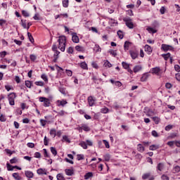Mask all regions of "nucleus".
I'll return each instance as SVG.
<instances>
[{"label": "nucleus", "mask_w": 180, "mask_h": 180, "mask_svg": "<svg viewBox=\"0 0 180 180\" xmlns=\"http://www.w3.org/2000/svg\"><path fill=\"white\" fill-rule=\"evenodd\" d=\"M58 48L60 51H65V46L67 44V38L65 36H60L58 39Z\"/></svg>", "instance_id": "nucleus-1"}, {"label": "nucleus", "mask_w": 180, "mask_h": 180, "mask_svg": "<svg viewBox=\"0 0 180 180\" xmlns=\"http://www.w3.org/2000/svg\"><path fill=\"white\" fill-rule=\"evenodd\" d=\"M108 23H109L110 26H112L113 27L117 25V20H116L113 18H109Z\"/></svg>", "instance_id": "nucleus-13"}, {"label": "nucleus", "mask_w": 180, "mask_h": 180, "mask_svg": "<svg viewBox=\"0 0 180 180\" xmlns=\"http://www.w3.org/2000/svg\"><path fill=\"white\" fill-rule=\"evenodd\" d=\"M108 53H109L111 56H112V57H116V56H117V51H115V50L110 49V50L108 51Z\"/></svg>", "instance_id": "nucleus-34"}, {"label": "nucleus", "mask_w": 180, "mask_h": 180, "mask_svg": "<svg viewBox=\"0 0 180 180\" xmlns=\"http://www.w3.org/2000/svg\"><path fill=\"white\" fill-rule=\"evenodd\" d=\"M101 113H108L109 112V109L108 108H103L101 110Z\"/></svg>", "instance_id": "nucleus-58"}, {"label": "nucleus", "mask_w": 180, "mask_h": 180, "mask_svg": "<svg viewBox=\"0 0 180 180\" xmlns=\"http://www.w3.org/2000/svg\"><path fill=\"white\" fill-rule=\"evenodd\" d=\"M57 180H65V178L63 175V174H58L56 176Z\"/></svg>", "instance_id": "nucleus-38"}, {"label": "nucleus", "mask_w": 180, "mask_h": 180, "mask_svg": "<svg viewBox=\"0 0 180 180\" xmlns=\"http://www.w3.org/2000/svg\"><path fill=\"white\" fill-rule=\"evenodd\" d=\"M14 169H15V167H13L12 165H9V163H7L8 171H13Z\"/></svg>", "instance_id": "nucleus-53"}, {"label": "nucleus", "mask_w": 180, "mask_h": 180, "mask_svg": "<svg viewBox=\"0 0 180 180\" xmlns=\"http://www.w3.org/2000/svg\"><path fill=\"white\" fill-rule=\"evenodd\" d=\"M84 156L83 154H78V155H77V161H81V160H84Z\"/></svg>", "instance_id": "nucleus-43"}, {"label": "nucleus", "mask_w": 180, "mask_h": 180, "mask_svg": "<svg viewBox=\"0 0 180 180\" xmlns=\"http://www.w3.org/2000/svg\"><path fill=\"white\" fill-rule=\"evenodd\" d=\"M103 143L105 144L106 148H110V146L109 145V142H108V141L103 140Z\"/></svg>", "instance_id": "nucleus-57"}, {"label": "nucleus", "mask_w": 180, "mask_h": 180, "mask_svg": "<svg viewBox=\"0 0 180 180\" xmlns=\"http://www.w3.org/2000/svg\"><path fill=\"white\" fill-rule=\"evenodd\" d=\"M79 146H80V147H82V148H84V150H86V148H88L86 142L85 141H82L79 143Z\"/></svg>", "instance_id": "nucleus-28"}, {"label": "nucleus", "mask_w": 180, "mask_h": 180, "mask_svg": "<svg viewBox=\"0 0 180 180\" xmlns=\"http://www.w3.org/2000/svg\"><path fill=\"white\" fill-rule=\"evenodd\" d=\"M15 99H16V94L15 93H10L8 95V101L9 102V105L11 106H15Z\"/></svg>", "instance_id": "nucleus-2"}, {"label": "nucleus", "mask_w": 180, "mask_h": 180, "mask_svg": "<svg viewBox=\"0 0 180 180\" xmlns=\"http://www.w3.org/2000/svg\"><path fill=\"white\" fill-rule=\"evenodd\" d=\"M88 103L89 106H94V105H95V98H94L92 96H89L88 98Z\"/></svg>", "instance_id": "nucleus-18"}, {"label": "nucleus", "mask_w": 180, "mask_h": 180, "mask_svg": "<svg viewBox=\"0 0 180 180\" xmlns=\"http://www.w3.org/2000/svg\"><path fill=\"white\" fill-rule=\"evenodd\" d=\"M104 67H106L107 68H110L112 67V64L109 60H104Z\"/></svg>", "instance_id": "nucleus-32"}, {"label": "nucleus", "mask_w": 180, "mask_h": 180, "mask_svg": "<svg viewBox=\"0 0 180 180\" xmlns=\"http://www.w3.org/2000/svg\"><path fill=\"white\" fill-rule=\"evenodd\" d=\"M80 67L82 70H88V65L85 62H82L80 63Z\"/></svg>", "instance_id": "nucleus-30"}, {"label": "nucleus", "mask_w": 180, "mask_h": 180, "mask_svg": "<svg viewBox=\"0 0 180 180\" xmlns=\"http://www.w3.org/2000/svg\"><path fill=\"white\" fill-rule=\"evenodd\" d=\"M72 41L73 43H79V37L77 36V33H72Z\"/></svg>", "instance_id": "nucleus-10"}, {"label": "nucleus", "mask_w": 180, "mask_h": 180, "mask_svg": "<svg viewBox=\"0 0 180 180\" xmlns=\"http://www.w3.org/2000/svg\"><path fill=\"white\" fill-rule=\"evenodd\" d=\"M172 172L173 174H178V172H180V167L178 165L174 166Z\"/></svg>", "instance_id": "nucleus-20"}, {"label": "nucleus", "mask_w": 180, "mask_h": 180, "mask_svg": "<svg viewBox=\"0 0 180 180\" xmlns=\"http://www.w3.org/2000/svg\"><path fill=\"white\" fill-rule=\"evenodd\" d=\"M117 36L119 37V39H123V37H124V34H123V31L122 30H118L117 31Z\"/></svg>", "instance_id": "nucleus-35"}, {"label": "nucleus", "mask_w": 180, "mask_h": 180, "mask_svg": "<svg viewBox=\"0 0 180 180\" xmlns=\"http://www.w3.org/2000/svg\"><path fill=\"white\" fill-rule=\"evenodd\" d=\"M66 74L68 77H72V71L70 70H66Z\"/></svg>", "instance_id": "nucleus-60"}, {"label": "nucleus", "mask_w": 180, "mask_h": 180, "mask_svg": "<svg viewBox=\"0 0 180 180\" xmlns=\"http://www.w3.org/2000/svg\"><path fill=\"white\" fill-rule=\"evenodd\" d=\"M157 169L158 171H164V169L165 168V165H164V163H159L158 165H157Z\"/></svg>", "instance_id": "nucleus-21"}, {"label": "nucleus", "mask_w": 180, "mask_h": 180, "mask_svg": "<svg viewBox=\"0 0 180 180\" xmlns=\"http://www.w3.org/2000/svg\"><path fill=\"white\" fill-rule=\"evenodd\" d=\"M20 25H21V26H22V27H23L24 29H27V24H26V20H21Z\"/></svg>", "instance_id": "nucleus-42"}, {"label": "nucleus", "mask_w": 180, "mask_h": 180, "mask_svg": "<svg viewBox=\"0 0 180 180\" xmlns=\"http://www.w3.org/2000/svg\"><path fill=\"white\" fill-rule=\"evenodd\" d=\"M151 74H153L155 75H158V77H161L162 75V71L161 70V68L159 67L153 68L150 69Z\"/></svg>", "instance_id": "nucleus-4"}, {"label": "nucleus", "mask_w": 180, "mask_h": 180, "mask_svg": "<svg viewBox=\"0 0 180 180\" xmlns=\"http://www.w3.org/2000/svg\"><path fill=\"white\" fill-rule=\"evenodd\" d=\"M158 148H160L158 145H152L149 147V150H150V151H155V150H158Z\"/></svg>", "instance_id": "nucleus-26"}, {"label": "nucleus", "mask_w": 180, "mask_h": 180, "mask_svg": "<svg viewBox=\"0 0 180 180\" xmlns=\"http://www.w3.org/2000/svg\"><path fill=\"white\" fill-rule=\"evenodd\" d=\"M122 65L123 67V68H124V70H127L128 72H129V74H133V70H131L130 68V65L126 62H122Z\"/></svg>", "instance_id": "nucleus-7"}, {"label": "nucleus", "mask_w": 180, "mask_h": 180, "mask_svg": "<svg viewBox=\"0 0 180 180\" xmlns=\"http://www.w3.org/2000/svg\"><path fill=\"white\" fill-rule=\"evenodd\" d=\"M39 102H42L44 103V106L45 108H49L51 105L50 99L45 98V97H39Z\"/></svg>", "instance_id": "nucleus-5"}, {"label": "nucleus", "mask_w": 180, "mask_h": 180, "mask_svg": "<svg viewBox=\"0 0 180 180\" xmlns=\"http://www.w3.org/2000/svg\"><path fill=\"white\" fill-rule=\"evenodd\" d=\"M50 141L49 139H47V136H44V146H49V142Z\"/></svg>", "instance_id": "nucleus-51"}, {"label": "nucleus", "mask_w": 180, "mask_h": 180, "mask_svg": "<svg viewBox=\"0 0 180 180\" xmlns=\"http://www.w3.org/2000/svg\"><path fill=\"white\" fill-rule=\"evenodd\" d=\"M145 51L148 54H151L153 53V48H151V46H150V45L146 44V45H145Z\"/></svg>", "instance_id": "nucleus-15"}, {"label": "nucleus", "mask_w": 180, "mask_h": 180, "mask_svg": "<svg viewBox=\"0 0 180 180\" xmlns=\"http://www.w3.org/2000/svg\"><path fill=\"white\" fill-rule=\"evenodd\" d=\"M152 136H153V137H158L160 135H158V133L156 132L155 130L152 131Z\"/></svg>", "instance_id": "nucleus-63"}, {"label": "nucleus", "mask_w": 180, "mask_h": 180, "mask_svg": "<svg viewBox=\"0 0 180 180\" xmlns=\"http://www.w3.org/2000/svg\"><path fill=\"white\" fill-rule=\"evenodd\" d=\"M67 103H68V102H67V101L65 100H58L56 101V105L60 107V106H63L64 108V106H65L67 105Z\"/></svg>", "instance_id": "nucleus-9"}, {"label": "nucleus", "mask_w": 180, "mask_h": 180, "mask_svg": "<svg viewBox=\"0 0 180 180\" xmlns=\"http://www.w3.org/2000/svg\"><path fill=\"white\" fill-rule=\"evenodd\" d=\"M27 37L31 43H33V41H34V39H33V36H32V34L30 32H27Z\"/></svg>", "instance_id": "nucleus-46"}, {"label": "nucleus", "mask_w": 180, "mask_h": 180, "mask_svg": "<svg viewBox=\"0 0 180 180\" xmlns=\"http://www.w3.org/2000/svg\"><path fill=\"white\" fill-rule=\"evenodd\" d=\"M25 86L27 88H32V82L29 80L25 81Z\"/></svg>", "instance_id": "nucleus-52"}, {"label": "nucleus", "mask_w": 180, "mask_h": 180, "mask_svg": "<svg viewBox=\"0 0 180 180\" xmlns=\"http://www.w3.org/2000/svg\"><path fill=\"white\" fill-rule=\"evenodd\" d=\"M165 6H162L160 9V12L161 13V15H164V13H165Z\"/></svg>", "instance_id": "nucleus-59"}, {"label": "nucleus", "mask_w": 180, "mask_h": 180, "mask_svg": "<svg viewBox=\"0 0 180 180\" xmlns=\"http://www.w3.org/2000/svg\"><path fill=\"white\" fill-rule=\"evenodd\" d=\"M65 172L66 175L68 176H72V174H74V169H65Z\"/></svg>", "instance_id": "nucleus-19"}, {"label": "nucleus", "mask_w": 180, "mask_h": 180, "mask_svg": "<svg viewBox=\"0 0 180 180\" xmlns=\"http://www.w3.org/2000/svg\"><path fill=\"white\" fill-rule=\"evenodd\" d=\"M67 53H68V54H72V53H74V48L70 46L67 51Z\"/></svg>", "instance_id": "nucleus-55"}, {"label": "nucleus", "mask_w": 180, "mask_h": 180, "mask_svg": "<svg viewBox=\"0 0 180 180\" xmlns=\"http://www.w3.org/2000/svg\"><path fill=\"white\" fill-rule=\"evenodd\" d=\"M103 158L105 161H106L107 162H109V161H110V155L109 153H107L103 155Z\"/></svg>", "instance_id": "nucleus-33"}, {"label": "nucleus", "mask_w": 180, "mask_h": 180, "mask_svg": "<svg viewBox=\"0 0 180 180\" xmlns=\"http://www.w3.org/2000/svg\"><path fill=\"white\" fill-rule=\"evenodd\" d=\"M153 120L155 122V124H158V123H160V118L158 117H153Z\"/></svg>", "instance_id": "nucleus-54"}, {"label": "nucleus", "mask_w": 180, "mask_h": 180, "mask_svg": "<svg viewBox=\"0 0 180 180\" xmlns=\"http://www.w3.org/2000/svg\"><path fill=\"white\" fill-rule=\"evenodd\" d=\"M59 91L63 94V95H67V91H65V88H59Z\"/></svg>", "instance_id": "nucleus-56"}, {"label": "nucleus", "mask_w": 180, "mask_h": 180, "mask_svg": "<svg viewBox=\"0 0 180 180\" xmlns=\"http://www.w3.org/2000/svg\"><path fill=\"white\" fill-rule=\"evenodd\" d=\"M82 127L84 131H89L91 130V128H89L86 124H82Z\"/></svg>", "instance_id": "nucleus-37"}, {"label": "nucleus", "mask_w": 180, "mask_h": 180, "mask_svg": "<svg viewBox=\"0 0 180 180\" xmlns=\"http://www.w3.org/2000/svg\"><path fill=\"white\" fill-rule=\"evenodd\" d=\"M22 15H24L25 18H29V16H30V14H29V12L25 10L22 11Z\"/></svg>", "instance_id": "nucleus-44"}, {"label": "nucleus", "mask_w": 180, "mask_h": 180, "mask_svg": "<svg viewBox=\"0 0 180 180\" xmlns=\"http://www.w3.org/2000/svg\"><path fill=\"white\" fill-rule=\"evenodd\" d=\"M161 179L162 180H169V177H168V176L165 175V174H163L162 176H161Z\"/></svg>", "instance_id": "nucleus-64"}, {"label": "nucleus", "mask_w": 180, "mask_h": 180, "mask_svg": "<svg viewBox=\"0 0 180 180\" xmlns=\"http://www.w3.org/2000/svg\"><path fill=\"white\" fill-rule=\"evenodd\" d=\"M37 173L38 174V175H47V171L46 170V169H38L37 170Z\"/></svg>", "instance_id": "nucleus-12"}, {"label": "nucleus", "mask_w": 180, "mask_h": 180, "mask_svg": "<svg viewBox=\"0 0 180 180\" xmlns=\"http://www.w3.org/2000/svg\"><path fill=\"white\" fill-rule=\"evenodd\" d=\"M51 153L53 154V155L56 156L57 155V150H56V148L51 147Z\"/></svg>", "instance_id": "nucleus-49"}, {"label": "nucleus", "mask_w": 180, "mask_h": 180, "mask_svg": "<svg viewBox=\"0 0 180 180\" xmlns=\"http://www.w3.org/2000/svg\"><path fill=\"white\" fill-rule=\"evenodd\" d=\"M124 22H125L126 26L129 27V29H134V24L133 23V20L130 17H126L123 18Z\"/></svg>", "instance_id": "nucleus-3"}, {"label": "nucleus", "mask_w": 180, "mask_h": 180, "mask_svg": "<svg viewBox=\"0 0 180 180\" xmlns=\"http://www.w3.org/2000/svg\"><path fill=\"white\" fill-rule=\"evenodd\" d=\"M162 57H163V58H165V61H168V58H171V53H167L166 54H162Z\"/></svg>", "instance_id": "nucleus-31"}, {"label": "nucleus", "mask_w": 180, "mask_h": 180, "mask_svg": "<svg viewBox=\"0 0 180 180\" xmlns=\"http://www.w3.org/2000/svg\"><path fill=\"white\" fill-rule=\"evenodd\" d=\"M34 20H40V15L39 13H35V15L33 16Z\"/></svg>", "instance_id": "nucleus-50"}, {"label": "nucleus", "mask_w": 180, "mask_h": 180, "mask_svg": "<svg viewBox=\"0 0 180 180\" xmlns=\"http://www.w3.org/2000/svg\"><path fill=\"white\" fill-rule=\"evenodd\" d=\"M94 51H96V53H101L102 51V49H101V46L99 45L96 44Z\"/></svg>", "instance_id": "nucleus-27"}, {"label": "nucleus", "mask_w": 180, "mask_h": 180, "mask_svg": "<svg viewBox=\"0 0 180 180\" xmlns=\"http://www.w3.org/2000/svg\"><path fill=\"white\" fill-rule=\"evenodd\" d=\"M172 129H174V125L169 124L165 127V130L166 131H169V130H172Z\"/></svg>", "instance_id": "nucleus-41"}, {"label": "nucleus", "mask_w": 180, "mask_h": 180, "mask_svg": "<svg viewBox=\"0 0 180 180\" xmlns=\"http://www.w3.org/2000/svg\"><path fill=\"white\" fill-rule=\"evenodd\" d=\"M62 141H65L66 143H71L70 138H68L66 135L63 136Z\"/></svg>", "instance_id": "nucleus-40"}, {"label": "nucleus", "mask_w": 180, "mask_h": 180, "mask_svg": "<svg viewBox=\"0 0 180 180\" xmlns=\"http://www.w3.org/2000/svg\"><path fill=\"white\" fill-rule=\"evenodd\" d=\"M129 46H130V42H129V41H125L124 42V50H129Z\"/></svg>", "instance_id": "nucleus-47"}, {"label": "nucleus", "mask_w": 180, "mask_h": 180, "mask_svg": "<svg viewBox=\"0 0 180 180\" xmlns=\"http://www.w3.org/2000/svg\"><path fill=\"white\" fill-rule=\"evenodd\" d=\"M137 150L138 151H139V153H144L145 148H144V146H143V145L139 143L137 146Z\"/></svg>", "instance_id": "nucleus-25"}, {"label": "nucleus", "mask_w": 180, "mask_h": 180, "mask_svg": "<svg viewBox=\"0 0 180 180\" xmlns=\"http://www.w3.org/2000/svg\"><path fill=\"white\" fill-rule=\"evenodd\" d=\"M25 175L29 179H32V178L34 176V174H33V172L29 170L25 172Z\"/></svg>", "instance_id": "nucleus-11"}, {"label": "nucleus", "mask_w": 180, "mask_h": 180, "mask_svg": "<svg viewBox=\"0 0 180 180\" xmlns=\"http://www.w3.org/2000/svg\"><path fill=\"white\" fill-rule=\"evenodd\" d=\"M65 113H67V112H65V111L60 110V112H58L57 116H64V115H65Z\"/></svg>", "instance_id": "nucleus-62"}, {"label": "nucleus", "mask_w": 180, "mask_h": 180, "mask_svg": "<svg viewBox=\"0 0 180 180\" xmlns=\"http://www.w3.org/2000/svg\"><path fill=\"white\" fill-rule=\"evenodd\" d=\"M30 58L31 61H33V63H34V61H36L37 60V56H36L34 54H31L30 56Z\"/></svg>", "instance_id": "nucleus-36"}, {"label": "nucleus", "mask_w": 180, "mask_h": 180, "mask_svg": "<svg viewBox=\"0 0 180 180\" xmlns=\"http://www.w3.org/2000/svg\"><path fill=\"white\" fill-rule=\"evenodd\" d=\"M150 77V75L148 73H144L142 77H141V82H146L147 79H148V77Z\"/></svg>", "instance_id": "nucleus-16"}, {"label": "nucleus", "mask_w": 180, "mask_h": 180, "mask_svg": "<svg viewBox=\"0 0 180 180\" xmlns=\"http://www.w3.org/2000/svg\"><path fill=\"white\" fill-rule=\"evenodd\" d=\"M146 30L148 32V33H157L158 30L155 28H153L151 27H147Z\"/></svg>", "instance_id": "nucleus-22"}, {"label": "nucleus", "mask_w": 180, "mask_h": 180, "mask_svg": "<svg viewBox=\"0 0 180 180\" xmlns=\"http://www.w3.org/2000/svg\"><path fill=\"white\" fill-rule=\"evenodd\" d=\"M178 136V134L177 133H172L170 135H169V139H175V137H176Z\"/></svg>", "instance_id": "nucleus-61"}, {"label": "nucleus", "mask_w": 180, "mask_h": 180, "mask_svg": "<svg viewBox=\"0 0 180 180\" xmlns=\"http://www.w3.org/2000/svg\"><path fill=\"white\" fill-rule=\"evenodd\" d=\"M141 70H143V67L141 66V65H138L134 68L132 71H134V72L136 74L137 72H139V71H141Z\"/></svg>", "instance_id": "nucleus-14"}, {"label": "nucleus", "mask_w": 180, "mask_h": 180, "mask_svg": "<svg viewBox=\"0 0 180 180\" xmlns=\"http://www.w3.org/2000/svg\"><path fill=\"white\" fill-rule=\"evenodd\" d=\"M50 135L53 136V137H56V136H57V131H56V129H51L50 130Z\"/></svg>", "instance_id": "nucleus-39"}, {"label": "nucleus", "mask_w": 180, "mask_h": 180, "mask_svg": "<svg viewBox=\"0 0 180 180\" xmlns=\"http://www.w3.org/2000/svg\"><path fill=\"white\" fill-rule=\"evenodd\" d=\"M12 176L14 178L15 180H22V176L19 175V173H13L12 174Z\"/></svg>", "instance_id": "nucleus-24"}, {"label": "nucleus", "mask_w": 180, "mask_h": 180, "mask_svg": "<svg viewBox=\"0 0 180 180\" xmlns=\"http://www.w3.org/2000/svg\"><path fill=\"white\" fill-rule=\"evenodd\" d=\"M150 175H151L150 173H146L142 175V179H148V178H150Z\"/></svg>", "instance_id": "nucleus-48"}, {"label": "nucleus", "mask_w": 180, "mask_h": 180, "mask_svg": "<svg viewBox=\"0 0 180 180\" xmlns=\"http://www.w3.org/2000/svg\"><path fill=\"white\" fill-rule=\"evenodd\" d=\"M41 78L44 79L45 82H49V78L47 77V75L42 74Z\"/></svg>", "instance_id": "nucleus-45"}, {"label": "nucleus", "mask_w": 180, "mask_h": 180, "mask_svg": "<svg viewBox=\"0 0 180 180\" xmlns=\"http://www.w3.org/2000/svg\"><path fill=\"white\" fill-rule=\"evenodd\" d=\"M63 8H68V5L70 4L69 0H63L62 1Z\"/></svg>", "instance_id": "nucleus-29"}, {"label": "nucleus", "mask_w": 180, "mask_h": 180, "mask_svg": "<svg viewBox=\"0 0 180 180\" xmlns=\"http://www.w3.org/2000/svg\"><path fill=\"white\" fill-rule=\"evenodd\" d=\"M53 63H57V60H58V56L60 54V51H53Z\"/></svg>", "instance_id": "nucleus-17"}, {"label": "nucleus", "mask_w": 180, "mask_h": 180, "mask_svg": "<svg viewBox=\"0 0 180 180\" xmlns=\"http://www.w3.org/2000/svg\"><path fill=\"white\" fill-rule=\"evenodd\" d=\"M129 54L132 60H136L139 57V51H130Z\"/></svg>", "instance_id": "nucleus-8"}, {"label": "nucleus", "mask_w": 180, "mask_h": 180, "mask_svg": "<svg viewBox=\"0 0 180 180\" xmlns=\"http://www.w3.org/2000/svg\"><path fill=\"white\" fill-rule=\"evenodd\" d=\"M92 176H94V173L89 172H87L84 175V179L85 180H88L90 178H92Z\"/></svg>", "instance_id": "nucleus-23"}, {"label": "nucleus", "mask_w": 180, "mask_h": 180, "mask_svg": "<svg viewBox=\"0 0 180 180\" xmlns=\"http://www.w3.org/2000/svg\"><path fill=\"white\" fill-rule=\"evenodd\" d=\"M161 49L164 51H171L174 50V47H172V46L165 44H162Z\"/></svg>", "instance_id": "nucleus-6"}]
</instances>
